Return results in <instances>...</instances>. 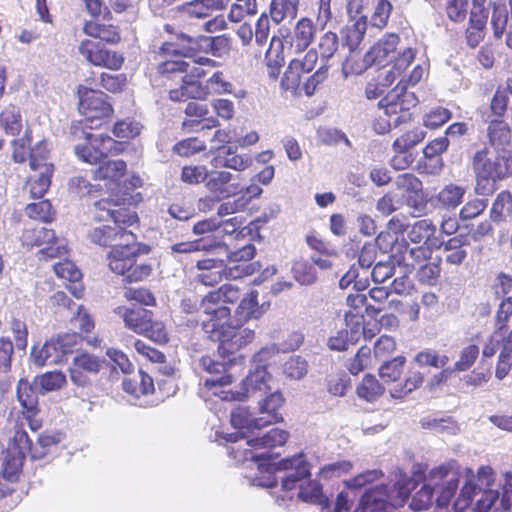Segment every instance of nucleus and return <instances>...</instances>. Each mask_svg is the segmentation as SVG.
Instances as JSON below:
<instances>
[{
	"label": "nucleus",
	"mask_w": 512,
	"mask_h": 512,
	"mask_svg": "<svg viewBox=\"0 0 512 512\" xmlns=\"http://www.w3.org/2000/svg\"><path fill=\"white\" fill-rule=\"evenodd\" d=\"M476 478L471 468H462L455 461L434 467L412 495L410 508L427 510L436 494L434 512H463L472 504Z\"/></svg>",
	"instance_id": "nucleus-1"
},
{
	"label": "nucleus",
	"mask_w": 512,
	"mask_h": 512,
	"mask_svg": "<svg viewBox=\"0 0 512 512\" xmlns=\"http://www.w3.org/2000/svg\"><path fill=\"white\" fill-rule=\"evenodd\" d=\"M309 477L310 470L305 455L300 453L283 459L278 464H269L265 475L254 477L252 484L273 488L280 479L282 494L276 497L280 506H287V500L291 501L297 497L304 502L321 506V511L328 510V498L323 494L320 484Z\"/></svg>",
	"instance_id": "nucleus-2"
},
{
	"label": "nucleus",
	"mask_w": 512,
	"mask_h": 512,
	"mask_svg": "<svg viewBox=\"0 0 512 512\" xmlns=\"http://www.w3.org/2000/svg\"><path fill=\"white\" fill-rule=\"evenodd\" d=\"M474 476H477L473 495V498L477 497L474 512H512L511 472H505L497 479L490 466H480Z\"/></svg>",
	"instance_id": "nucleus-3"
},
{
	"label": "nucleus",
	"mask_w": 512,
	"mask_h": 512,
	"mask_svg": "<svg viewBox=\"0 0 512 512\" xmlns=\"http://www.w3.org/2000/svg\"><path fill=\"white\" fill-rule=\"evenodd\" d=\"M182 43H188L187 47H180L178 43L166 42L159 47L156 52L157 72L161 75L177 76L185 73L187 79L201 78L205 76L206 72L203 66H214L215 62L207 57H199L189 61L188 54L194 49L196 39L181 34L179 37Z\"/></svg>",
	"instance_id": "nucleus-4"
},
{
	"label": "nucleus",
	"mask_w": 512,
	"mask_h": 512,
	"mask_svg": "<svg viewBox=\"0 0 512 512\" xmlns=\"http://www.w3.org/2000/svg\"><path fill=\"white\" fill-rule=\"evenodd\" d=\"M93 218L98 222L106 224L96 226L88 233L91 242L100 245L112 247L124 240L122 234H133L122 227V225L131 226L137 222V215L129 209L118 207L109 199H101L94 203Z\"/></svg>",
	"instance_id": "nucleus-5"
},
{
	"label": "nucleus",
	"mask_w": 512,
	"mask_h": 512,
	"mask_svg": "<svg viewBox=\"0 0 512 512\" xmlns=\"http://www.w3.org/2000/svg\"><path fill=\"white\" fill-rule=\"evenodd\" d=\"M123 241L114 245L107 255L109 269L123 277L126 282H138L147 278L152 271L151 265L137 263L136 257L141 253V245L133 234H122Z\"/></svg>",
	"instance_id": "nucleus-6"
},
{
	"label": "nucleus",
	"mask_w": 512,
	"mask_h": 512,
	"mask_svg": "<svg viewBox=\"0 0 512 512\" xmlns=\"http://www.w3.org/2000/svg\"><path fill=\"white\" fill-rule=\"evenodd\" d=\"M412 488H415V483L407 477H401L391 486L372 487L364 493L353 512H398Z\"/></svg>",
	"instance_id": "nucleus-7"
},
{
	"label": "nucleus",
	"mask_w": 512,
	"mask_h": 512,
	"mask_svg": "<svg viewBox=\"0 0 512 512\" xmlns=\"http://www.w3.org/2000/svg\"><path fill=\"white\" fill-rule=\"evenodd\" d=\"M472 168L476 179L475 192L488 195L495 190L496 181L512 174V155L494 156L489 149L483 148L475 153Z\"/></svg>",
	"instance_id": "nucleus-8"
},
{
	"label": "nucleus",
	"mask_w": 512,
	"mask_h": 512,
	"mask_svg": "<svg viewBox=\"0 0 512 512\" xmlns=\"http://www.w3.org/2000/svg\"><path fill=\"white\" fill-rule=\"evenodd\" d=\"M317 60L318 53L313 49L309 50L303 57L292 59L281 80L282 88L296 91L303 84L305 94L307 96L313 95L317 86L326 79L328 72L326 66H321L313 75L303 81L304 76L314 69Z\"/></svg>",
	"instance_id": "nucleus-9"
},
{
	"label": "nucleus",
	"mask_w": 512,
	"mask_h": 512,
	"mask_svg": "<svg viewBox=\"0 0 512 512\" xmlns=\"http://www.w3.org/2000/svg\"><path fill=\"white\" fill-rule=\"evenodd\" d=\"M201 323L208 337L219 343L218 351L222 354H232L255 338L253 329L236 324L231 319L222 321L210 318L202 320Z\"/></svg>",
	"instance_id": "nucleus-10"
},
{
	"label": "nucleus",
	"mask_w": 512,
	"mask_h": 512,
	"mask_svg": "<svg viewBox=\"0 0 512 512\" xmlns=\"http://www.w3.org/2000/svg\"><path fill=\"white\" fill-rule=\"evenodd\" d=\"M274 352V348L265 347L253 356V368L243 380L241 391L234 392L231 400H244L271 390L273 378L267 372V363Z\"/></svg>",
	"instance_id": "nucleus-11"
},
{
	"label": "nucleus",
	"mask_w": 512,
	"mask_h": 512,
	"mask_svg": "<svg viewBox=\"0 0 512 512\" xmlns=\"http://www.w3.org/2000/svg\"><path fill=\"white\" fill-rule=\"evenodd\" d=\"M242 296L241 289L235 284H224L209 292L202 298L199 305L201 321L210 318L229 321L231 310L226 304H234L240 301Z\"/></svg>",
	"instance_id": "nucleus-12"
},
{
	"label": "nucleus",
	"mask_w": 512,
	"mask_h": 512,
	"mask_svg": "<svg viewBox=\"0 0 512 512\" xmlns=\"http://www.w3.org/2000/svg\"><path fill=\"white\" fill-rule=\"evenodd\" d=\"M197 370L210 375L202 379L203 384L200 393L203 397L214 395L226 401L234 398V392L225 389L226 386L232 383V376L226 374L224 363L218 362L209 356H203L198 361Z\"/></svg>",
	"instance_id": "nucleus-13"
},
{
	"label": "nucleus",
	"mask_w": 512,
	"mask_h": 512,
	"mask_svg": "<svg viewBox=\"0 0 512 512\" xmlns=\"http://www.w3.org/2000/svg\"><path fill=\"white\" fill-rule=\"evenodd\" d=\"M197 280L205 286H214L223 279L235 280L253 274L252 265H226L223 260L204 258L197 261Z\"/></svg>",
	"instance_id": "nucleus-14"
},
{
	"label": "nucleus",
	"mask_w": 512,
	"mask_h": 512,
	"mask_svg": "<svg viewBox=\"0 0 512 512\" xmlns=\"http://www.w3.org/2000/svg\"><path fill=\"white\" fill-rule=\"evenodd\" d=\"M399 36L394 33L385 34L381 37L364 55L361 62L351 64V59L347 58L343 64V72L348 74H361L372 65H383L394 57Z\"/></svg>",
	"instance_id": "nucleus-15"
},
{
	"label": "nucleus",
	"mask_w": 512,
	"mask_h": 512,
	"mask_svg": "<svg viewBox=\"0 0 512 512\" xmlns=\"http://www.w3.org/2000/svg\"><path fill=\"white\" fill-rule=\"evenodd\" d=\"M21 241L27 247H43L40 254L45 258H60L67 253L66 240L57 238L53 230L41 225H27L23 230Z\"/></svg>",
	"instance_id": "nucleus-16"
},
{
	"label": "nucleus",
	"mask_w": 512,
	"mask_h": 512,
	"mask_svg": "<svg viewBox=\"0 0 512 512\" xmlns=\"http://www.w3.org/2000/svg\"><path fill=\"white\" fill-rule=\"evenodd\" d=\"M14 444L21 453H26L32 460L44 459L61 441L62 434L55 431H45L38 435L37 441L32 442L26 431L17 429L14 432Z\"/></svg>",
	"instance_id": "nucleus-17"
},
{
	"label": "nucleus",
	"mask_w": 512,
	"mask_h": 512,
	"mask_svg": "<svg viewBox=\"0 0 512 512\" xmlns=\"http://www.w3.org/2000/svg\"><path fill=\"white\" fill-rule=\"evenodd\" d=\"M78 51L88 63L97 67L119 70L124 62L121 54L92 39L82 40Z\"/></svg>",
	"instance_id": "nucleus-18"
},
{
	"label": "nucleus",
	"mask_w": 512,
	"mask_h": 512,
	"mask_svg": "<svg viewBox=\"0 0 512 512\" xmlns=\"http://www.w3.org/2000/svg\"><path fill=\"white\" fill-rule=\"evenodd\" d=\"M71 352V337L66 335L52 338L40 347L34 346L31 351V360L39 367L53 365L63 362L65 356Z\"/></svg>",
	"instance_id": "nucleus-19"
},
{
	"label": "nucleus",
	"mask_w": 512,
	"mask_h": 512,
	"mask_svg": "<svg viewBox=\"0 0 512 512\" xmlns=\"http://www.w3.org/2000/svg\"><path fill=\"white\" fill-rule=\"evenodd\" d=\"M418 99L413 92L406 90V86L400 80L397 85L390 90L386 96L380 100L379 108L387 117H396L405 115V120L408 118V111L416 106Z\"/></svg>",
	"instance_id": "nucleus-20"
},
{
	"label": "nucleus",
	"mask_w": 512,
	"mask_h": 512,
	"mask_svg": "<svg viewBox=\"0 0 512 512\" xmlns=\"http://www.w3.org/2000/svg\"><path fill=\"white\" fill-rule=\"evenodd\" d=\"M85 143L75 147L79 159L89 164H98L111 152L116 142L103 134L85 133Z\"/></svg>",
	"instance_id": "nucleus-21"
},
{
	"label": "nucleus",
	"mask_w": 512,
	"mask_h": 512,
	"mask_svg": "<svg viewBox=\"0 0 512 512\" xmlns=\"http://www.w3.org/2000/svg\"><path fill=\"white\" fill-rule=\"evenodd\" d=\"M79 111L87 120L102 119L112 114L113 109L107 96L84 86L78 87Z\"/></svg>",
	"instance_id": "nucleus-22"
},
{
	"label": "nucleus",
	"mask_w": 512,
	"mask_h": 512,
	"mask_svg": "<svg viewBox=\"0 0 512 512\" xmlns=\"http://www.w3.org/2000/svg\"><path fill=\"white\" fill-rule=\"evenodd\" d=\"M103 365L100 358L89 353L74 356L69 367L70 380L73 384L85 387L90 384L91 376L99 373Z\"/></svg>",
	"instance_id": "nucleus-23"
},
{
	"label": "nucleus",
	"mask_w": 512,
	"mask_h": 512,
	"mask_svg": "<svg viewBox=\"0 0 512 512\" xmlns=\"http://www.w3.org/2000/svg\"><path fill=\"white\" fill-rule=\"evenodd\" d=\"M432 253L430 245H417L410 247L409 243L402 239L392 248L391 257L399 265L407 269H414L417 265L422 264L430 258Z\"/></svg>",
	"instance_id": "nucleus-24"
},
{
	"label": "nucleus",
	"mask_w": 512,
	"mask_h": 512,
	"mask_svg": "<svg viewBox=\"0 0 512 512\" xmlns=\"http://www.w3.org/2000/svg\"><path fill=\"white\" fill-rule=\"evenodd\" d=\"M239 175H234L225 170H212L205 180V187L214 194L217 199L231 197L240 191Z\"/></svg>",
	"instance_id": "nucleus-25"
},
{
	"label": "nucleus",
	"mask_w": 512,
	"mask_h": 512,
	"mask_svg": "<svg viewBox=\"0 0 512 512\" xmlns=\"http://www.w3.org/2000/svg\"><path fill=\"white\" fill-rule=\"evenodd\" d=\"M269 304L258 302V291L250 290L243 294L237 307L234 310L231 320L239 325H244L250 320L260 319L268 310Z\"/></svg>",
	"instance_id": "nucleus-26"
},
{
	"label": "nucleus",
	"mask_w": 512,
	"mask_h": 512,
	"mask_svg": "<svg viewBox=\"0 0 512 512\" xmlns=\"http://www.w3.org/2000/svg\"><path fill=\"white\" fill-rule=\"evenodd\" d=\"M279 33L283 44L289 43L287 47L288 53L294 54L301 53L312 43L316 28L311 19L304 17L297 22L293 36H285L282 29L279 30Z\"/></svg>",
	"instance_id": "nucleus-27"
},
{
	"label": "nucleus",
	"mask_w": 512,
	"mask_h": 512,
	"mask_svg": "<svg viewBox=\"0 0 512 512\" xmlns=\"http://www.w3.org/2000/svg\"><path fill=\"white\" fill-rule=\"evenodd\" d=\"M381 473L377 470L367 471L365 473L359 474L353 479H350L345 482L347 490L340 492L336 498L334 510L331 511L328 506L329 512H349L350 505L353 502L355 497L353 490L361 488L366 483L372 482L375 479L379 478ZM321 512H327V510H322Z\"/></svg>",
	"instance_id": "nucleus-28"
},
{
	"label": "nucleus",
	"mask_w": 512,
	"mask_h": 512,
	"mask_svg": "<svg viewBox=\"0 0 512 512\" xmlns=\"http://www.w3.org/2000/svg\"><path fill=\"white\" fill-rule=\"evenodd\" d=\"M396 187L403 191L407 206L416 211L423 207V185L422 182L413 174L405 173L399 175L395 180Z\"/></svg>",
	"instance_id": "nucleus-29"
},
{
	"label": "nucleus",
	"mask_w": 512,
	"mask_h": 512,
	"mask_svg": "<svg viewBox=\"0 0 512 512\" xmlns=\"http://www.w3.org/2000/svg\"><path fill=\"white\" fill-rule=\"evenodd\" d=\"M230 0H193L177 7V11L187 18L203 19L214 12L223 10Z\"/></svg>",
	"instance_id": "nucleus-30"
},
{
	"label": "nucleus",
	"mask_w": 512,
	"mask_h": 512,
	"mask_svg": "<svg viewBox=\"0 0 512 512\" xmlns=\"http://www.w3.org/2000/svg\"><path fill=\"white\" fill-rule=\"evenodd\" d=\"M284 404V397L280 391L271 393L268 397L261 400L258 406V423L264 424V427L279 422L282 417L279 409Z\"/></svg>",
	"instance_id": "nucleus-31"
},
{
	"label": "nucleus",
	"mask_w": 512,
	"mask_h": 512,
	"mask_svg": "<svg viewBox=\"0 0 512 512\" xmlns=\"http://www.w3.org/2000/svg\"><path fill=\"white\" fill-rule=\"evenodd\" d=\"M114 313L119 315L125 326L135 333L142 334L147 330V324L150 323L151 313L145 309H132L125 306H118L114 309Z\"/></svg>",
	"instance_id": "nucleus-32"
},
{
	"label": "nucleus",
	"mask_w": 512,
	"mask_h": 512,
	"mask_svg": "<svg viewBox=\"0 0 512 512\" xmlns=\"http://www.w3.org/2000/svg\"><path fill=\"white\" fill-rule=\"evenodd\" d=\"M252 164V158L247 154H236L231 148H223L212 160L214 168L225 167L241 172L249 168Z\"/></svg>",
	"instance_id": "nucleus-33"
},
{
	"label": "nucleus",
	"mask_w": 512,
	"mask_h": 512,
	"mask_svg": "<svg viewBox=\"0 0 512 512\" xmlns=\"http://www.w3.org/2000/svg\"><path fill=\"white\" fill-rule=\"evenodd\" d=\"M20 449L14 444V436L9 442L7 452L3 458L2 474L8 481H14L22 469L26 453H20Z\"/></svg>",
	"instance_id": "nucleus-34"
},
{
	"label": "nucleus",
	"mask_w": 512,
	"mask_h": 512,
	"mask_svg": "<svg viewBox=\"0 0 512 512\" xmlns=\"http://www.w3.org/2000/svg\"><path fill=\"white\" fill-rule=\"evenodd\" d=\"M53 165H42L29 176L26 188L33 198H42L51 184Z\"/></svg>",
	"instance_id": "nucleus-35"
},
{
	"label": "nucleus",
	"mask_w": 512,
	"mask_h": 512,
	"mask_svg": "<svg viewBox=\"0 0 512 512\" xmlns=\"http://www.w3.org/2000/svg\"><path fill=\"white\" fill-rule=\"evenodd\" d=\"M182 85L178 89H172L169 92L170 99L173 101H182L185 97L192 99H205L208 95L206 85L199 81L187 79V75L181 76Z\"/></svg>",
	"instance_id": "nucleus-36"
},
{
	"label": "nucleus",
	"mask_w": 512,
	"mask_h": 512,
	"mask_svg": "<svg viewBox=\"0 0 512 512\" xmlns=\"http://www.w3.org/2000/svg\"><path fill=\"white\" fill-rule=\"evenodd\" d=\"M227 442L234 443L235 445L228 448V454L230 457L236 460L237 463H244L247 461H251L254 465H256L260 472L264 467L263 463H259L260 455L255 454L251 449L246 448V442L237 443L239 440V435L235 434H226L223 437ZM247 447H249L247 445Z\"/></svg>",
	"instance_id": "nucleus-37"
},
{
	"label": "nucleus",
	"mask_w": 512,
	"mask_h": 512,
	"mask_svg": "<svg viewBox=\"0 0 512 512\" xmlns=\"http://www.w3.org/2000/svg\"><path fill=\"white\" fill-rule=\"evenodd\" d=\"M209 109L207 104L198 103V102H189L185 108V115L187 118L184 120L183 125L189 126L192 123H201L204 122L202 129L207 128L211 129L217 127L219 125V121L217 118L213 116H208Z\"/></svg>",
	"instance_id": "nucleus-38"
},
{
	"label": "nucleus",
	"mask_w": 512,
	"mask_h": 512,
	"mask_svg": "<svg viewBox=\"0 0 512 512\" xmlns=\"http://www.w3.org/2000/svg\"><path fill=\"white\" fill-rule=\"evenodd\" d=\"M436 227L429 219H422L416 221L407 231L408 240L416 245H430L434 244V234Z\"/></svg>",
	"instance_id": "nucleus-39"
},
{
	"label": "nucleus",
	"mask_w": 512,
	"mask_h": 512,
	"mask_svg": "<svg viewBox=\"0 0 512 512\" xmlns=\"http://www.w3.org/2000/svg\"><path fill=\"white\" fill-rule=\"evenodd\" d=\"M479 355V348L475 344H469L464 347L459 355V359L456 361L452 370L445 369L438 375L434 376L433 381L435 383H441L448 378L449 373L452 371L463 372L468 370L475 362Z\"/></svg>",
	"instance_id": "nucleus-40"
},
{
	"label": "nucleus",
	"mask_w": 512,
	"mask_h": 512,
	"mask_svg": "<svg viewBox=\"0 0 512 512\" xmlns=\"http://www.w3.org/2000/svg\"><path fill=\"white\" fill-rule=\"evenodd\" d=\"M299 0H272L270 4V17L276 24L292 21L298 13Z\"/></svg>",
	"instance_id": "nucleus-41"
},
{
	"label": "nucleus",
	"mask_w": 512,
	"mask_h": 512,
	"mask_svg": "<svg viewBox=\"0 0 512 512\" xmlns=\"http://www.w3.org/2000/svg\"><path fill=\"white\" fill-rule=\"evenodd\" d=\"M465 194L466 187L450 183L439 191L436 199L442 208L454 210L463 202Z\"/></svg>",
	"instance_id": "nucleus-42"
},
{
	"label": "nucleus",
	"mask_w": 512,
	"mask_h": 512,
	"mask_svg": "<svg viewBox=\"0 0 512 512\" xmlns=\"http://www.w3.org/2000/svg\"><path fill=\"white\" fill-rule=\"evenodd\" d=\"M259 414L254 415L248 407L238 406L232 410L230 421L234 428L248 432H253L256 429L264 428V424L258 423Z\"/></svg>",
	"instance_id": "nucleus-43"
},
{
	"label": "nucleus",
	"mask_w": 512,
	"mask_h": 512,
	"mask_svg": "<svg viewBox=\"0 0 512 512\" xmlns=\"http://www.w3.org/2000/svg\"><path fill=\"white\" fill-rule=\"evenodd\" d=\"M285 47L281 37L273 36L266 52L268 75L276 79L284 62Z\"/></svg>",
	"instance_id": "nucleus-44"
},
{
	"label": "nucleus",
	"mask_w": 512,
	"mask_h": 512,
	"mask_svg": "<svg viewBox=\"0 0 512 512\" xmlns=\"http://www.w3.org/2000/svg\"><path fill=\"white\" fill-rule=\"evenodd\" d=\"M122 386L125 392L135 398H139L141 395H149L154 391L153 379L142 371H139L134 378H125Z\"/></svg>",
	"instance_id": "nucleus-45"
},
{
	"label": "nucleus",
	"mask_w": 512,
	"mask_h": 512,
	"mask_svg": "<svg viewBox=\"0 0 512 512\" xmlns=\"http://www.w3.org/2000/svg\"><path fill=\"white\" fill-rule=\"evenodd\" d=\"M488 138L490 144L496 150L505 152V147L510 143L511 131L507 123L503 120H492L488 126Z\"/></svg>",
	"instance_id": "nucleus-46"
},
{
	"label": "nucleus",
	"mask_w": 512,
	"mask_h": 512,
	"mask_svg": "<svg viewBox=\"0 0 512 512\" xmlns=\"http://www.w3.org/2000/svg\"><path fill=\"white\" fill-rule=\"evenodd\" d=\"M367 30V17L360 16L343 30V40L349 50L354 51L362 42Z\"/></svg>",
	"instance_id": "nucleus-47"
},
{
	"label": "nucleus",
	"mask_w": 512,
	"mask_h": 512,
	"mask_svg": "<svg viewBox=\"0 0 512 512\" xmlns=\"http://www.w3.org/2000/svg\"><path fill=\"white\" fill-rule=\"evenodd\" d=\"M288 439V432L279 428H272L260 437L246 441V445L253 448H273L282 446Z\"/></svg>",
	"instance_id": "nucleus-48"
},
{
	"label": "nucleus",
	"mask_w": 512,
	"mask_h": 512,
	"mask_svg": "<svg viewBox=\"0 0 512 512\" xmlns=\"http://www.w3.org/2000/svg\"><path fill=\"white\" fill-rule=\"evenodd\" d=\"M17 397L27 413V418L37 413L38 395L27 380H20L17 386Z\"/></svg>",
	"instance_id": "nucleus-49"
},
{
	"label": "nucleus",
	"mask_w": 512,
	"mask_h": 512,
	"mask_svg": "<svg viewBox=\"0 0 512 512\" xmlns=\"http://www.w3.org/2000/svg\"><path fill=\"white\" fill-rule=\"evenodd\" d=\"M384 393V387L375 376L367 374L356 388V394L367 402L376 401Z\"/></svg>",
	"instance_id": "nucleus-50"
},
{
	"label": "nucleus",
	"mask_w": 512,
	"mask_h": 512,
	"mask_svg": "<svg viewBox=\"0 0 512 512\" xmlns=\"http://www.w3.org/2000/svg\"><path fill=\"white\" fill-rule=\"evenodd\" d=\"M83 31L87 36L100 39L108 43H116L120 39L117 29L112 25L87 22L84 25Z\"/></svg>",
	"instance_id": "nucleus-51"
},
{
	"label": "nucleus",
	"mask_w": 512,
	"mask_h": 512,
	"mask_svg": "<svg viewBox=\"0 0 512 512\" xmlns=\"http://www.w3.org/2000/svg\"><path fill=\"white\" fill-rule=\"evenodd\" d=\"M98 164L99 167L94 171L96 179L117 181L126 170V163L123 160H102Z\"/></svg>",
	"instance_id": "nucleus-52"
},
{
	"label": "nucleus",
	"mask_w": 512,
	"mask_h": 512,
	"mask_svg": "<svg viewBox=\"0 0 512 512\" xmlns=\"http://www.w3.org/2000/svg\"><path fill=\"white\" fill-rule=\"evenodd\" d=\"M0 126L9 135L15 136L20 133L22 118L16 106L9 105L0 113Z\"/></svg>",
	"instance_id": "nucleus-53"
},
{
	"label": "nucleus",
	"mask_w": 512,
	"mask_h": 512,
	"mask_svg": "<svg viewBox=\"0 0 512 512\" xmlns=\"http://www.w3.org/2000/svg\"><path fill=\"white\" fill-rule=\"evenodd\" d=\"M512 215V195L508 191L500 192L493 202L491 218L495 222L506 220Z\"/></svg>",
	"instance_id": "nucleus-54"
},
{
	"label": "nucleus",
	"mask_w": 512,
	"mask_h": 512,
	"mask_svg": "<svg viewBox=\"0 0 512 512\" xmlns=\"http://www.w3.org/2000/svg\"><path fill=\"white\" fill-rule=\"evenodd\" d=\"M66 382V375L61 371L47 372L35 379L36 385L43 393L59 390Z\"/></svg>",
	"instance_id": "nucleus-55"
},
{
	"label": "nucleus",
	"mask_w": 512,
	"mask_h": 512,
	"mask_svg": "<svg viewBox=\"0 0 512 512\" xmlns=\"http://www.w3.org/2000/svg\"><path fill=\"white\" fill-rule=\"evenodd\" d=\"M392 10L393 5L389 0H376L370 17V24L378 29H384L388 24Z\"/></svg>",
	"instance_id": "nucleus-56"
},
{
	"label": "nucleus",
	"mask_w": 512,
	"mask_h": 512,
	"mask_svg": "<svg viewBox=\"0 0 512 512\" xmlns=\"http://www.w3.org/2000/svg\"><path fill=\"white\" fill-rule=\"evenodd\" d=\"M422 426L440 435H455L459 431L458 424L449 417L426 419L422 421Z\"/></svg>",
	"instance_id": "nucleus-57"
},
{
	"label": "nucleus",
	"mask_w": 512,
	"mask_h": 512,
	"mask_svg": "<svg viewBox=\"0 0 512 512\" xmlns=\"http://www.w3.org/2000/svg\"><path fill=\"white\" fill-rule=\"evenodd\" d=\"M425 137L426 132L423 129L415 128L397 138L393 143V148L396 152H406L408 149L423 141Z\"/></svg>",
	"instance_id": "nucleus-58"
},
{
	"label": "nucleus",
	"mask_w": 512,
	"mask_h": 512,
	"mask_svg": "<svg viewBox=\"0 0 512 512\" xmlns=\"http://www.w3.org/2000/svg\"><path fill=\"white\" fill-rule=\"evenodd\" d=\"M414 362L421 367L432 366L442 368L447 365L449 358L446 355H439L433 349H424L414 356Z\"/></svg>",
	"instance_id": "nucleus-59"
},
{
	"label": "nucleus",
	"mask_w": 512,
	"mask_h": 512,
	"mask_svg": "<svg viewBox=\"0 0 512 512\" xmlns=\"http://www.w3.org/2000/svg\"><path fill=\"white\" fill-rule=\"evenodd\" d=\"M256 253V249L252 244H246L240 249L230 252L228 254L229 264L228 265H252L253 274L258 270L259 264L257 262L249 263V261L254 257Z\"/></svg>",
	"instance_id": "nucleus-60"
},
{
	"label": "nucleus",
	"mask_w": 512,
	"mask_h": 512,
	"mask_svg": "<svg viewBox=\"0 0 512 512\" xmlns=\"http://www.w3.org/2000/svg\"><path fill=\"white\" fill-rule=\"evenodd\" d=\"M308 371L305 359L300 356L290 357L283 365V374L291 380L302 379Z\"/></svg>",
	"instance_id": "nucleus-61"
},
{
	"label": "nucleus",
	"mask_w": 512,
	"mask_h": 512,
	"mask_svg": "<svg viewBox=\"0 0 512 512\" xmlns=\"http://www.w3.org/2000/svg\"><path fill=\"white\" fill-rule=\"evenodd\" d=\"M209 170L205 165H186L182 168L180 179L189 185H196L205 182Z\"/></svg>",
	"instance_id": "nucleus-62"
},
{
	"label": "nucleus",
	"mask_w": 512,
	"mask_h": 512,
	"mask_svg": "<svg viewBox=\"0 0 512 512\" xmlns=\"http://www.w3.org/2000/svg\"><path fill=\"white\" fill-rule=\"evenodd\" d=\"M405 362L406 359L403 356H397L391 361L385 362L379 368L380 377L387 382L398 380L402 374Z\"/></svg>",
	"instance_id": "nucleus-63"
},
{
	"label": "nucleus",
	"mask_w": 512,
	"mask_h": 512,
	"mask_svg": "<svg viewBox=\"0 0 512 512\" xmlns=\"http://www.w3.org/2000/svg\"><path fill=\"white\" fill-rule=\"evenodd\" d=\"M512 80H508L505 86H500L496 90L492 100L490 109L492 113L496 116H502L507 110V106L509 103L510 94V83Z\"/></svg>",
	"instance_id": "nucleus-64"
}]
</instances>
